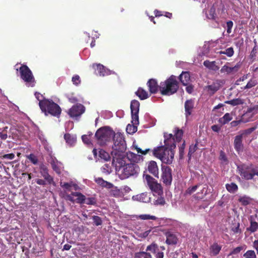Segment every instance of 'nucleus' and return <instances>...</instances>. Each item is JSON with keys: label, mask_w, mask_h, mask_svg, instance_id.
Listing matches in <instances>:
<instances>
[{"label": "nucleus", "mask_w": 258, "mask_h": 258, "mask_svg": "<svg viewBox=\"0 0 258 258\" xmlns=\"http://www.w3.org/2000/svg\"><path fill=\"white\" fill-rule=\"evenodd\" d=\"M140 103L137 100H133L131 103V112L139 113L140 108Z\"/></svg>", "instance_id": "32"}, {"label": "nucleus", "mask_w": 258, "mask_h": 258, "mask_svg": "<svg viewBox=\"0 0 258 258\" xmlns=\"http://www.w3.org/2000/svg\"><path fill=\"white\" fill-rule=\"evenodd\" d=\"M164 145L166 149L172 150L173 151L176 148L175 140L174 136L172 134H165L164 135Z\"/></svg>", "instance_id": "15"}, {"label": "nucleus", "mask_w": 258, "mask_h": 258, "mask_svg": "<svg viewBox=\"0 0 258 258\" xmlns=\"http://www.w3.org/2000/svg\"><path fill=\"white\" fill-rule=\"evenodd\" d=\"M194 100L190 99L185 101L184 103L185 115L186 117L191 114L194 108Z\"/></svg>", "instance_id": "19"}, {"label": "nucleus", "mask_w": 258, "mask_h": 258, "mask_svg": "<svg viewBox=\"0 0 258 258\" xmlns=\"http://www.w3.org/2000/svg\"><path fill=\"white\" fill-rule=\"evenodd\" d=\"M64 139L66 143L72 146H73L76 142V137L72 135L69 133L65 134L64 135Z\"/></svg>", "instance_id": "26"}, {"label": "nucleus", "mask_w": 258, "mask_h": 258, "mask_svg": "<svg viewBox=\"0 0 258 258\" xmlns=\"http://www.w3.org/2000/svg\"><path fill=\"white\" fill-rule=\"evenodd\" d=\"M15 157L14 153L6 154L1 156L2 159H7L9 160H12Z\"/></svg>", "instance_id": "60"}, {"label": "nucleus", "mask_w": 258, "mask_h": 258, "mask_svg": "<svg viewBox=\"0 0 258 258\" xmlns=\"http://www.w3.org/2000/svg\"><path fill=\"white\" fill-rule=\"evenodd\" d=\"M101 170L103 173L106 175L110 174L112 171L111 166L109 164H105L101 167Z\"/></svg>", "instance_id": "44"}, {"label": "nucleus", "mask_w": 258, "mask_h": 258, "mask_svg": "<svg viewBox=\"0 0 258 258\" xmlns=\"http://www.w3.org/2000/svg\"><path fill=\"white\" fill-rule=\"evenodd\" d=\"M126 132L128 134H132L137 132V126L136 124H128L126 128Z\"/></svg>", "instance_id": "45"}, {"label": "nucleus", "mask_w": 258, "mask_h": 258, "mask_svg": "<svg viewBox=\"0 0 258 258\" xmlns=\"http://www.w3.org/2000/svg\"><path fill=\"white\" fill-rule=\"evenodd\" d=\"M203 64L207 68L214 71H218L219 69V67L216 65L215 61H210L207 60L204 61Z\"/></svg>", "instance_id": "31"}, {"label": "nucleus", "mask_w": 258, "mask_h": 258, "mask_svg": "<svg viewBox=\"0 0 258 258\" xmlns=\"http://www.w3.org/2000/svg\"><path fill=\"white\" fill-rule=\"evenodd\" d=\"M224 83L223 80H216L212 84L207 86L205 90L210 96H212L220 89Z\"/></svg>", "instance_id": "13"}, {"label": "nucleus", "mask_w": 258, "mask_h": 258, "mask_svg": "<svg viewBox=\"0 0 258 258\" xmlns=\"http://www.w3.org/2000/svg\"><path fill=\"white\" fill-rule=\"evenodd\" d=\"M96 70L97 72V74H98L100 76H104L107 74L106 70L103 65L101 64H96Z\"/></svg>", "instance_id": "36"}, {"label": "nucleus", "mask_w": 258, "mask_h": 258, "mask_svg": "<svg viewBox=\"0 0 258 258\" xmlns=\"http://www.w3.org/2000/svg\"><path fill=\"white\" fill-rule=\"evenodd\" d=\"M85 111V106L80 103H77L73 105L68 111V114L72 118L77 119L83 114Z\"/></svg>", "instance_id": "11"}, {"label": "nucleus", "mask_w": 258, "mask_h": 258, "mask_svg": "<svg viewBox=\"0 0 258 258\" xmlns=\"http://www.w3.org/2000/svg\"><path fill=\"white\" fill-rule=\"evenodd\" d=\"M148 171L152 174L155 177L158 178L159 169L157 163L154 161H151L148 165Z\"/></svg>", "instance_id": "20"}, {"label": "nucleus", "mask_w": 258, "mask_h": 258, "mask_svg": "<svg viewBox=\"0 0 258 258\" xmlns=\"http://www.w3.org/2000/svg\"><path fill=\"white\" fill-rule=\"evenodd\" d=\"M238 201L242 206H247L250 203V198L246 196L240 197Z\"/></svg>", "instance_id": "41"}, {"label": "nucleus", "mask_w": 258, "mask_h": 258, "mask_svg": "<svg viewBox=\"0 0 258 258\" xmlns=\"http://www.w3.org/2000/svg\"><path fill=\"white\" fill-rule=\"evenodd\" d=\"M139 218H140V219H141L142 220H149V219L156 220V217L155 216H151L150 215H147V214L140 215L139 216Z\"/></svg>", "instance_id": "57"}, {"label": "nucleus", "mask_w": 258, "mask_h": 258, "mask_svg": "<svg viewBox=\"0 0 258 258\" xmlns=\"http://www.w3.org/2000/svg\"><path fill=\"white\" fill-rule=\"evenodd\" d=\"M179 79L183 86H187L190 80V76L188 72H182L179 76Z\"/></svg>", "instance_id": "23"}, {"label": "nucleus", "mask_w": 258, "mask_h": 258, "mask_svg": "<svg viewBox=\"0 0 258 258\" xmlns=\"http://www.w3.org/2000/svg\"><path fill=\"white\" fill-rule=\"evenodd\" d=\"M240 224L239 223H237L235 225H234L231 228V230L234 233H238L241 232V230L239 228Z\"/></svg>", "instance_id": "61"}, {"label": "nucleus", "mask_w": 258, "mask_h": 258, "mask_svg": "<svg viewBox=\"0 0 258 258\" xmlns=\"http://www.w3.org/2000/svg\"><path fill=\"white\" fill-rule=\"evenodd\" d=\"M128 161L138 163L140 161H143V156L138 154H135L131 152L126 153Z\"/></svg>", "instance_id": "24"}, {"label": "nucleus", "mask_w": 258, "mask_h": 258, "mask_svg": "<svg viewBox=\"0 0 258 258\" xmlns=\"http://www.w3.org/2000/svg\"><path fill=\"white\" fill-rule=\"evenodd\" d=\"M198 143L195 144V145H190L189 148V151L188 153V156L189 159H190L191 155L194 154L198 149Z\"/></svg>", "instance_id": "49"}, {"label": "nucleus", "mask_w": 258, "mask_h": 258, "mask_svg": "<svg viewBox=\"0 0 258 258\" xmlns=\"http://www.w3.org/2000/svg\"><path fill=\"white\" fill-rule=\"evenodd\" d=\"M144 254L145 256L144 258H152V255H151V254L150 253L145 252V251H141L139 253H136L135 254L136 257L138 256V254Z\"/></svg>", "instance_id": "64"}, {"label": "nucleus", "mask_w": 258, "mask_h": 258, "mask_svg": "<svg viewBox=\"0 0 258 258\" xmlns=\"http://www.w3.org/2000/svg\"><path fill=\"white\" fill-rule=\"evenodd\" d=\"M40 173L44 179L48 183L51 184L53 182V178L48 173V170L47 167L42 165L40 167Z\"/></svg>", "instance_id": "17"}, {"label": "nucleus", "mask_w": 258, "mask_h": 258, "mask_svg": "<svg viewBox=\"0 0 258 258\" xmlns=\"http://www.w3.org/2000/svg\"><path fill=\"white\" fill-rule=\"evenodd\" d=\"M140 171L139 166L135 163H127L122 169L121 176L127 178L131 176L137 175Z\"/></svg>", "instance_id": "8"}, {"label": "nucleus", "mask_w": 258, "mask_h": 258, "mask_svg": "<svg viewBox=\"0 0 258 258\" xmlns=\"http://www.w3.org/2000/svg\"><path fill=\"white\" fill-rule=\"evenodd\" d=\"M72 81L73 83L77 86L81 83L80 78L79 75H76L72 77Z\"/></svg>", "instance_id": "58"}, {"label": "nucleus", "mask_w": 258, "mask_h": 258, "mask_svg": "<svg viewBox=\"0 0 258 258\" xmlns=\"http://www.w3.org/2000/svg\"><path fill=\"white\" fill-rule=\"evenodd\" d=\"M258 229V224L255 221H251L250 225L247 229L251 232H254Z\"/></svg>", "instance_id": "50"}, {"label": "nucleus", "mask_w": 258, "mask_h": 258, "mask_svg": "<svg viewBox=\"0 0 258 258\" xmlns=\"http://www.w3.org/2000/svg\"><path fill=\"white\" fill-rule=\"evenodd\" d=\"M183 136V131L182 130L176 128L174 136L175 137V140L177 142L181 141Z\"/></svg>", "instance_id": "43"}, {"label": "nucleus", "mask_w": 258, "mask_h": 258, "mask_svg": "<svg viewBox=\"0 0 258 258\" xmlns=\"http://www.w3.org/2000/svg\"><path fill=\"white\" fill-rule=\"evenodd\" d=\"M160 92L162 95L170 96L175 93L178 89V83L176 76L171 75L159 85Z\"/></svg>", "instance_id": "2"}, {"label": "nucleus", "mask_w": 258, "mask_h": 258, "mask_svg": "<svg viewBox=\"0 0 258 258\" xmlns=\"http://www.w3.org/2000/svg\"><path fill=\"white\" fill-rule=\"evenodd\" d=\"M240 67V64L239 63H237L233 67H229L227 65H224L220 70V72L221 73H226L227 74H230L231 73L237 72Z\"/></svg>", "instance_id": "21"}, {"label": "nucleus", "mask_w": 258, "mask_h": 258, "mask_svg": "<svg viewBox=\"0 0 258 258\" xmlns=\"http://www.w3.org/2000/svg\"><path fill=\"white\" fill-rule=\"evenodd\" d=\"M99 157L105 161H108L111 157L108 153L103 149H100L99 151Z\"/></svg>", "instance_id": "35"}, {"label": "nucleus", "mask_w": 258, "mask_h": 258, "mask_svg": "<svg viewBox=\"0 0 258 258\" xmlns=\"http://www.w3.org/2000/svg\"><path fill=\"white\" fill-rule=\"evenodd\" d=\"M208 194V186L207 184L203 185L202 188L198 192L195 198L197 199H203Z\"/></svg>", "instance_id": "25"}, {"label": "nucleus", "mask_w": 258, "mask_h": 258, "mask_svg": "<svg viewBox=\"0 0 258 258\" xmlns=\"http://www.w3.org/2000/svg\"><path fill=\"white\" fill-rule=\"evenodd\" d=\"M27 158L33 164H34V165L37 164L38 160L37 157L34 154H30V155H29L27 156Z\"/></svg>", "instance_id": "53"}, {"label": "nucleus", "mask_w": 258, "mask_h": 258, "mask_svg": "<svg viewBox=\"0 0 258 258\" xmlns=\"http://www.w3.org/2000/svg\"><path fill=\"white\" fill-rule=\"evenodd\" d=\"M147 85L151 94H155L158 91V90L160 91L159 85H158L157 81L156 79H149L147 82Z\"/></svg>", "instance_id": "16"}, {"label": "nucleus", "mask_w": 258, "mask_h": 258, "mask_svg": "<svg viewBox=\"0 0 258 258\" xmlns=\"http://www.w3.org/2000/svg\"><path fill=\"white\" fill-rule=\"evenodd\" d=\"M232 119L231 115L229 113H226L222 117L219 119L218 122L222 125L225 124L231 121Z\"/></svg>", "instance_id": "33"}, {"label": "nucleus", "mask_w": 258, "mask_h": 258, "mask_svg": "<svg viewBox=\"0 0 258 258\" xmlns=\"http://www.w3.org/2000/svg\"><path fill=\"white\" fill-rule=\"evenodd\" d=\"M96 199L94 197H90L86 198L85 202L84 204L89 205H95L96 204Z\"/></svg>", "instance_id": "56"}, {"label": "nucleus", "mask_w": 258, "mask_h": 258, "mask_svg": "<svg viewBox=\"0 0 258 258\" xmlns=\"http://www.w3.org/2000/svg\"><path fill=\"white\" fill-rule=\"evenodd\" d=\"M166 237V243L168 245H175L177 243L178 239L176 235L171 232L165 233Z\"/></svg>", "instance_id": "22"}, {"label": "nucleus", "mask_w": 258, "mask_h": 258, "mask_svg": "<svg viewBox=\"0 0 258 258\" xmlns=\"http://www.w3.org/2000/svg\"><path fill=\"white\" fill-rule=\"evenodd\" d=\"M136 197L138 201L143 203H147L149 202L150 200V198L147 193H142L137 195Z\"/></svg>", "instance_id": "37"}, {"label": "nucleus", "mask_w": 258, "mask_h": 258, "mask_svg": "<svg viewBox=\"0 0 258 258\" xmlns=\"http://www.w3.org/2000/svg\"><path fill=\"white\" fill-rule=\"evenodd\" d=\"M234 49L232 47H229L227 48L224 51H220L219 52V53L220 54H223L226 55L228 57H231L234 54Z\"/></svg>", "instance_id": "42"}, {"label": "nucleus", "mask_w": 258, "mask_h": 258, "mask_svg": "<svg viewBox=\"0 0 258 258\" xmlns=\"http://www.w3.org/2000/svg\"><path fill=\"white\" fill-rule=\"evenodd\" d=\"M158 248V245L156 243L153 242L147 247L146 251H150L153 253H155Z\"/></svg>", "instance_id": "48"}, {"label": "nucleus", "mask_w": 258, "mask_h": 258, "mask_svg": "<svg viewBox=\"0 0 258 258\" xmlns=\"http://www.w3.org/2000/svg\"><path fill=\"white\" fill-rule=\"evenodd\" d=\"M132 114V122L134 124L138 125L139 124V113L131 112Z\"/></svg>", "instance_id": "46"}, {"label": "nucleus", "mask_w": 258, "mask_h": 258, "mask_svg": "<svg viewBox=\"0 0 258 258\" xmlns=\"http://www.w3.org/2000/svg\"><path fill=\"white\" fill-rule=\"evenodd\" d=\"M51 164L52 169L58 174H59L61 172L60 169L58 165V161L55 157H51L50 160L49 161Z\"/></svg>", "instance_id": "27"}, {"label": "nucleus", "mask_w": 258, "mask_h": 258, "mask_svg": "<svg viewBox=\"0 0 258 258\" xmlns=\"http://www.w3.org/2000/svg\"><path fill=\"white\" fill-rule=\"evenodd\" d=\"M225 103L230 104L232 106L241 105L243 103V101L240 98H236L231 100L225 101Z\"/></svg>", "instance_id": "39"}, {"label": "nucleus", "mask_w": 258, "mask_h": 258, "mask_svg": "<svg viewBox=\"0 0 258 258\" xmlns=\"http://www.w3.org/2000/svg\"><path fill=\"white\" fill-rule=\"evenodd\" d=\"M257 128V126H254L251 127L250 128H247L243 131V133L242 134L243 135H249L254 131H255Z\"/></svg>", "instance_id": "63"}, {"label": "nucleus", "mask_w": 258, "mask_h": 258, "mask_svg": "<svg viewBox=\"0 0 258 258\" xmlns=\"http://www.w3.org/2000/svg\"><path fill=\"white\" fill-rule=\"evenodd\" d=\"M257 84L256 81L255 80H250L246 85L244 87V89H248L254 87Z\"/></svg>", "instance_id": "55"}, {"label": "nucleus", "mask_w": 258, "mask_h": 258, "mask_svg": "<svg viewBox=\"0 0 258 258\" xmlns=\"http://www.w3.org/2000/svg\"><path fill=\"white\" fill-rule=\"evenodd\" d=\"M221 246L217 243H214L210 248L211 252L214 255H217L221 250Z\"/></svg>", "instance_id": "34"}, {"label": "nucleus", "mask_w": 258, "mask_h": 258, "mask_svg": "<svg viewBox=\"0 0 258 258\" xmlns=\"http://www.w3.org/2000/svg\"><path fill=\"white\" fill-rule=\"evenodd\" d=\"M215 15V9L211 8L209 12L208 18L210 19H214Z\"/></svg>", "instance_id": "62"}, {"label": "nucleus", "mask_w": 258, "mask_h": 258, "mask_svg": "<svg viewBox=\"0 0 258 258\" xmlns=\"http://www.w3.org/2000/svg\"><path fill=\"white\" fill-rule=\"evenodd\" d=\"M136 94L141 100H145L149 97L148 92L142 88H139Z\"/></svg>", "instance_id": "30"}, {"label": "nucleus", "mask_w": 258, "mask_h": 258, "mask_svg": "<svg viewBox=\"0 0 258 258\" xmlns=\"http://www.w3.org/2000/svg\"><path fill=\"white\" fill-rule=\"evenodd\" d=\"M243 134L235 136L234 140V147L237 152L243 151V145L242 144Z\"/></svg>", "instance_id": "18"}, {"label": "nucleus", "mask_w": 258, "mask_h": 258, "mask_svg": "<svg viewBox=\"0 0 258 258\" xmlns=\"http://www.w3.org/2000/svg\"><path fill=\"white\" fill-rule=\"evenodd\" d=\"M92 135V134H90L89 135H84L82 136V139L84 143H85L86 145H89L91 144L90 138L91 136Z\"/></svg>", "instance_id": "54"}, {"label": "nucleus", "mask_w": 258, "mask_h": 258, "mask_svg": "<svg viewBox=\"0 0 258 258\" xmlns=\"http://www.w3.org/2000/svg\"><path fill=\"white\" fill-rule=\"evenodd\" d=\"M219 159L224 163L228 162V159L226 156L225 152L223 151H221L220 152Z\"/></svg>", "instance_id": "59"}, {"label": "nucleus", "mask_w": 258, "mask_h": 258, "mask_svg": "<svg viewBox=\"0 0 258 258\" xmlns=\"http://www.w3.org/2000/svg\"><path fill=\"white\" fill-rule=\"evenodd\" d=\"M21 78L27 84H29V86L34 87L35 84V78L33 74L28 67L25 64H22L19 69Z\"/></svg>", "instance_id": "7"}, {"label": "nucleus", "mask_w": 258, "mask_h": 258, "mask_svg": "<svg viewBox=\"0 0 258 258\" xmlns=\"http://www.w3.org/2000/svg\"><path fill=\"white\" fill-rule=\"evenodd\" d=\"M111 155L113 157L112 164L114 165L116 171H119L127 164L128 158L125 152L112 151Z\"/></svg>", "instance_id": "4"}, {"label": "nucleus", "mask_w": 258, "mask_h": 258, "mask_svg": "<svg viewBox=\"0 0 258 258\" xmlns=\"http://www.w3.org/2000/svg\"><path fill=\"white\" fill-rule=\"evenodd\" d=\"M72 195L74 197H77V198L75 200L77 203L82 204L85 202L86 197L80 192H72Z\"/></svg>", "instance_id": "29"}, {"label": "nucleus", "mask_w": 258, "mask_h": 258, "mask_svg": "<svg viewBox=\"0 0 258 258\" xmlns=\"http://www.w3.org/2000/svg\"><path fill=\"white\" fill-rule=\"evenodd\" d=\"M60 185L62 188H63L66 189H68V190H69L70 189V188L72 187L73 186H74L75 189H76L77 187L78 186L76 184H73L72 182L71 183L64 182L63 184L62 183H61Z\"/></svg>", "instance_id": "52"}, {"label": "nucleus", "mask_w": 258, "mask_h": 258, "mask_svg": "<svg viewBox=\"0 0 258 258\" xmlns=\"http://www.w3.org/2000/svg\"><path fill=\"white\" fill-rule=\"evenodd\" d=\"M226 188L229 192L234 193L237 190L238 186L235 183L232 182L230 184H226Z\"/></svg>", "instance_id": "40"}, {"label": "nucleus", "mask_w": 258, "mask_h": 258, "mask_svg": "<svg viewBox=\"0 0 258 258\" xmlns=\"http://www.w3.org/2000/svg\"><path fill=\"white\" fill-rule=\"evenodd\" d=\"M39 106L41 111L46 115L49 114L52 116L59 117L61 112L60 106L51 99H44L39 100Z\"/></svg>", "instance_id": "1"}, {"label": "nucleus", "mask_w": 258, "mask_h": 258, "mask_svg": "<svg viewBox=\"0 0 258 258\" xmlns=\"http://www.w3.org/2000/svg\"><path fill=\"white\" fill-rule=\"evenodd\" d=\"M243 258H256V255L254 250H247L243 254Z\"/></svg>", "instance_id": "47"}, {"label": "nucleus", "mask_w": 258, "mask_h": 258, "mask_svg": "<svg viewBox=\"0 0 258 258\" xmlns=\"http://www.w3.org/2000/svg\"><path fill=\"white\" fill-rule=\"evenodd\" d=\"M113 140L112 151L125 152L126 145L123 134L120 133H114L113 135Z\"/></svg>", "instance_id": "6"}, {"label": "nucleus", "mask_w": 258, "mask_h": 258, "mask_svg": "<svg viewBox=\"0 0 258 258\" xmlns=\"http://www.w3.org/2000/svg\"><path fill=\"white\" fill-rule=\"evenodd\" d=\"M95 181L98 184L101 185L103 187L111 188L113 187V184L112 183L105 181L102 178L98 177L95 179Z\"/></svg>", "instance_id": "28"}, {"label": "nucleus", "mask_w": 258, "mask_h": 258, "mask_svg": "<svg viewBox=\"0 0 258 258\" xmlns=\"http://www.w3.org/2000/svg\"><path fill=\"white\" fill-rule=\"evenodd\" d=\"M202 185V184L199 183L195 185L190 186L185 190V195H191L194 192H195L197 189Z\"/></svg>", "instance_id": "38"}, {"label": "nucleus", "mask_w": 258, "mask_h": 258, "mask_svg": "<svg viewBox=\"0 0 258 258\" xmlns=\"http://www.w3.org/2000/svg\"><path fill=\"white\" fill-rule=\"evenodd\" d=\"M114 132L110 130L109 127H103L99 128L95 135L97 141L101 145L106 144V142L110 141L113 137Z\"/></svg>", "instance_id": "5"}, {"label": "nucleus", "mask_w": 258, "mask_h": 258, "mask_svg": "<svg viewBox=\"0 0 258 258\" xmlns=\"http://www.w3.org/2000/svg\"><path fill=\"white\" fill-rule=\"evenodd\" d=\"M258 112V105L248 108L247 111L241 116L242 122H247L251 120L253 115Z\"/></svg>", "instance_id": "14"}, {"label": "nucleus", "mask_w": 258, "mask_h": 258, "mask_svg": "<svg viewBox=\"0 0 258 258\" xmlns=\"http://www.w3.org/2000/svg\"><path fill=\"white\" fill-rule=\"evenodd\" d=\"M146 179L151 190L160 196L163 194V190L161 185L157 182V181L149 175L146 176Z\"/></svg>", "instance_id": "10"}, {"label": "nucleus", "mask_w": 258, "mask_h": 258, "mask_svg": "<svg viewBox=\"0 0 258 258\" xmlns=\"http://www.w3.org/2000/svg\"><path fill=\"white\" fill-rule=\"evenodd\" d=\"M161 179L166 185H170L172 181V169L167 166L162 167Z\"/></svg>", "instance_id": "12"}, {"label": "nucleus", "mask_w": 258, "mask_h": 258, "mask_svg": "<svg viewBox=\"0 0 258 258\" xmlns=\"http://www.w3.org/2000/svg\"><path fill=\"white\" fill-rule=\"evenodd\" d=\"M238 168L240 176L245 179H251L255 175H257L258 169L251 168L250 167L245 165H242L241 167H238Z\"/></svg>", "instance_id": "9"}, {"label": "nucleus", "mask_w": 258, "mask_h": 258, "mask_svg": "<svg viewBox=\"0 0 258 258\" xmlns=\"http://www.w3.org/2000/svg\"><path fill=\"white\" fill-rule=\"evenodd\" d=\"M153 154L163 163L166 164H172L174 156V151L166 149V147L164 146H159L155 149Z\"/></svg>", "instance_id": "3"}, {"label": "nucleus", "mask_w": 258, "mask_h": 258, "mask_svg": "<svg viewBox=\"0 0 258 258\" xmlns=\"http://www.w3.org/2000/svg\"><path fill=\"white\" fill-rule=\"evenodd\" d=\"M92 219L93 220V223L95 225L98 226H100L102 224V219L98 216H93Z\"/></svg>", "instance_id": "51"}]
</instances>
